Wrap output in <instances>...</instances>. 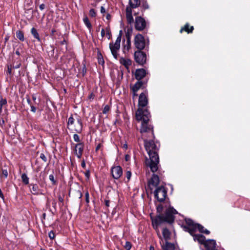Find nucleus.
I'll return each instance as SVG.
<instances>
[{"mask_svg": "<svg viewBox=\"0 0 250 250\" xmlns=\"http://www.w3.org/2000/svg\"><path fill=\"white\" fill-rule=\"evenodd\" d=\"M153 139V138L149 141L145 139L144 146L149 156V160H147L146 164L150 168L151 171L154 173L158 170L159 157L158 151L159 149V146H157Z\"/></svg>", "mask_w": 250, "mask_h": 250, "instance_id": "1", "label": "nucleus"}, {"mask_svg": "<svg viewBox=\"0 0 250 250\" xmlns=\"http://www.w3.org/2000/svg\"><path fill=\"white\" fill-rule=\"evenodd\" d=\"M167 214V217L166 218H163L161 215H156L155 216H153L150 215V216L152 222V226L156 231L158 237L161 239H162V237L160 234L158 226L164 223H167L169 224H171L174 222L173 217H172L171 215H169L168 212Z\"/></svg>", "mask_w": 250, "mask_h": 250, "instance_id": "2", "label": "nucleus"}, {"mask_svg": "<svg viewBox=\"0 0 250 250\" xmlns=\"http://www.w3.org/2000/svg\"><path fill=\"white\" fill-rule=\"evenodd\" d=\"M148 104V99L147 92L145 91L141 93L139 97L138 107L139 108L136 112V120H140L143 118V115L145 114V112L148 111L147 105Z\"/></svg>", "mask_w": 250, "mask_h": 250, "instance_id": "3", "label": "nucleus"}, {"mask_svg": "<svg viewBox=\"0 0 250 250\" xmlns=\"http://www.w3.org/2000/svg\"><path fill=\"white\" fill-rule=\"evenodd\" d=\"M143 115V118L140 120H137L138 121H142L140 132L142 133L150 132L152 138L155 139L153 127L148 125L149 118L151 117L149 111L146 110Z\"/></svg>", "mask_w": 250, "mask_h": 250, "instance_id": "4", "label": "nucleus"}, {"mask_svg": "<svg viewBox=\"0 0 250 250\" xmlns=\"http://www.w3.org/2000/svg\"><path fill=\"white\" fill-rule=\"evenodd\" d=\"M164 206L162 204H159L157 206L156 210L158 214L156 215H161L163 218H166L167 217V213L168 212L169 215H171L172 217L173 218V222L175 220L174 215L178 213V212L176 209H175L173 207H170L166 209L165 211V214H163L162 213L163 211Z\"/></svg>", "mask_w": 250, "mask_h": 250, "instance_id": "5", "label": "nucleus"}, {"mask_svg": "<svg viewBox=\"0 0 250 250\" xmlns=\"http://www.w3.org/2000/svg\"><path fill=\"white\" fill-rule=\"evenodd\" d=\"M186 225H182L181 227L185 231L188 232L190 235L196 232V225L197 223H194L193 220L189 218H185Z\"/></svg>", "mask_w": 250, "mask_h": 250, "instance_id": "6", "label": "nucleus"}, {"mask_svg": "<svg viewBox=\"0 0 250 250\" xmlns=\"http://www.w3.org/2000/svg\"><path fill=\"white\" fill-rule=\"evenodd\" d=\"M154 197L159 202H164L167 196V190L163 186L158 187L154 191Z\"/></svg>", "mask_w": 250, "mask_h": 250, "instance_id": "7", "label": "nucleus"}, {"mask_svg": "<svg viewBox=\"0 0 250 250\" xmlns=\"http://www.w3.org/2000/svg\"><path fill=\"white\" fill-rule=\"evenodd\" d=\"M134 56L135 62L139 64L144 65L146 63V54L142 50L135 51Z\"/></svg>", "mask_w": 250, "mask_h": 250, "instance_id": "8", "label": "nucleus"}, {"mask_svg": "<svg viewBox=\"0 0 250 250\" xmlns=\"http://www.w3.org/2000/svg\"><path fill=\"white\" fill-rule=\"evenodd\" d=\"M121 39L122 38L120 37V36H118L114 44L113 43H109V48L111 53L116 59H117L119 55L118 52L120 48Z\"/></svg>", "mask_w": 250, "mask_h": 250, "instance_id": "9", "label": "nucleus"}, {"mask_svg": "<svg viewBox=\"0 0 250 250\" xmlns=\"http://www.w3.org/2000/svg\"><path fill=\"white\" fill-rule=\"evenodd\" d=\"M134 45L138 50H143L146 46L144 37L141 34H138L134 38Z\"/></svg>", "mask_w": 250, "mask_h": 250, "instance_id": "10", "label": "nucleus"}, {"mask_svg": "<svg viewBox=\"0 0 250 250\" xmlns=\"http://www.w3.org/2000/svg\"><path fill=\"white\" fill-rule=\"evenodd\" d=\"M135 28L136 30L141 31L146 26V22L145 19L141 16H137L135 21Z\"/></svg>", "mask_w": 250, "mask_h": 250, "instance_id": "11", "label": "nucleus"}, {"mask_svg": "<svg viewBox=\"0 0 250 250\" xmlns=\"http://www.w3.org/2000/svg\"><path fill=\"white\" fill-rule=\"evenodd\" d=\"M111 173L113 178L118 179L123 174L122 168L120 166H116L112 167Z\"/></svg>", "mask_w": 250, "mask_h": 250, "instance_id": "12", "label": "nucleus"}, {"mask_svg": "<svg viewBox=\"0 0 250 250\" xmlns=\"http://www.w3.org/2000/svg\"><path fill=\"white\" fill-rule=\"evenodd\" d=\"M146 75V72L144 68L137 69L135 72V78L137 81H141Z\"/></svg>", "mask_w": 250, "mask_h": 250, "instance_id": "13", "label": "nucleus"}, {"mask_svg": "<svg viewBox=\"0 0 250 250\" xmlns=\"http://www.w3.org/2000/svg\"><path fill=\"white\" fill-rule=\"evenodd\" d=\"M204 245L207 250H214L216 245V241L213 239L206 240Z\"/></svg>", "mask_w": 250, "mask_h": 250, "instance_id": "14", "label": "nucleus"}, {"mask_svg": "<svg viewBox=\"0 0 250 250\" xmlns=\"http://www.w3.org/2000/svg\"><path fill=\"white\" fill-rule=\"evenodd\" d=\"M84 145L83 143H79L75 146V153L78 158H81L83 150Z\"/></svg>", "mask_w": 250, "mask_h": 250, "instance_id": "15", "label": "nucleus"}, {"mask_svg": "<svg viewBox=\"0 0 250 250\" xmlns=\"http://www.w3.org/2000/svg\"><path fill=\"white\" fill-rule=\"evenodd\" d=\"M191 235L193 236V240L195 242L197 241L201 245L204 244L206 240L205 236L201 234H195V233H193V234Z\"/></svg>", "mask_w": 250, "mask_h": 250, "instance_id": "16", "label": "nucleus"}, {"mask_svg": "<svg viewBox=\"0 0 250 250\" xmlns=\"http://www.w3.org/2000/svg\"><path fill=\"white\" fill-rule=\"evenodd\" d=\"M147 82L143 81H138L134 85L130 87L132 92H137L139 89L141 88L143 85L146 84Z\"/></svg>", "mask_w": 250, "mask_h": 250, "instance_id": "17", "label": "nucleus"}, {"mask_svg": "<svg viewBox=\"0 0 250 250\" xmlns=\"http://www.w3.org/2000/svg\"><path fill=\"white\" fill-rule=\"evenodd\" d=\"M160 183L159 176L155 174H153L151 179L148 181V185H152L155 187H157Z\"/></svg>", "mask_w": 250, "mask_h": 250, "instance_id": "18", "label": "nucleus"}, {"mask_svg": "<svg viewBox=\"0 0 250 250\" xmlns=\"http://www.w3.org/2000/svg\"><path fill=\"white\" fill-rule=\"evenodd\" d=\"M125 12L127 23L131 24L134 22V19L132 16L133 10L130 9V8H126Z\"/></svg>", "mask_w": 250, "mask_h": 250, "instance_id": "19", "label": "nucleus"}, {"mask_svg": "<svg viewBox=\"0 0 250 250\" xmlns=\"http://www.w3.org/2000/svg\"><path fill=\"white\" fill-rule=\"evenodd\" d=\"M142 0H129V6L126 8H130V9L136 8L139 7L141 4Z\"/></svg>", "mask_w": 250, "mask_h": 250, "instance_id": "20", "label": "nucleus"}, {"mask_svg": "<svg viewBox=\"0 0 250 250\" xmlns=\"http://www.w3.org/2000/svg\"><path fill=\"white\" fill-rule=\"evenodd\" d=\"M194 30V27L193 26H190L188 23H186L185 25L182 27L180 32L182 33L183 31L187 32L188 34L192 33Z\"/></svg>", "mask_w": 250, "mask_h": 250, "instance_id": "21", "label": "nucleus"}, {"mask_svg": "<svg viewBox=\"0 0 250 250\" xmlns=\"http://www.w3.org/2000/svg\"><path fill=\"white\" fill-rule=\"evenodd\" d=\"M29 188L31 192L34 195H38L39 188L37 184H30L29 185Z\"/></svg>", "mask_w": 250, "mask_h": 250, "instance_id": "22", "label": "nucleus"}, {"mask_svg": "<svg viewBox=\"0 0 250 250\" xmlns=\"http://www.w3.org/2000/svg\"><path fill=\"white\" fill-rule=\"evenodd\" d=\"M120 62L126 68H128V66L131 65L132 64V61L130 59H125L123 57H121L120 58Z\"/></svg>", "mask_w": 250, "mask_h": 250, "instance_id": "23", "label": "nucleus"}, {"mask_svg": "<svg viewBox=\"0 0 250 250\" xmlns=\"http://www.w3.org/2000/svg\"><path fill=\"white\" fill-rule=\"evenodd\" d=\"M163 250H174L175 246L173 244L168 242L166 241V244L163 245L162 246Z\"/></svg>", "mask_w": 250, "mask_h": 250, "instance_id": "24", "label": "nucleus"}, {"mask_svg": "<svg viewBox=\"0 0 250 250\" xmlns=\"http://www.w3.org/2000/svg\"><path fill=\"white\" fill-rule=\"evenodd\" d=\"M198 229L200 232L205 233L206 234H209L210 231L205 229L204 227L201 224L197 223L196 225V230Z\"/></svg>", "mask_w": 250, "mask_h": 250, "instance_id": "25", "label": "nucleus"}, {"mask_svg": "<svg viewBox=\"0 0 250 250\" xmlns=\"http://www.w3.org/2000/svg\"><path fill=\"white\" fill-rule=\"evenodd\" d=\"M162 233L166 241H167L170 239L171 232L167 228H164Z\"/></svg>", "mask_w": 250, "mask_h": 250, "instance_id": "26", "label": "nucleus"}, {"mask_svg": "<svg viewBox=\"0 0 250 250\" xmlns=\"http://www.w3.org/2000/svg\"><path fill=\"white\" fill-rule=\"evenodd\" d=\"M60 44L61 45L60 48V50L63 53L66 52L67 47L66 40L63 39L62 41H61L60 42Z\"/></svg>", "mask_w": 250, "mask_h": 250, "instance_id": "27", "label": "nucleus"}, {"mask_svg": "<svg viewBox=\"0 0 250 250\" xmlns=\"http://www.w3.org/2000/svg\"><path fill=\"white\" fill-rule=\"evenodd\" d=\"M31 33L33 37L37 40L39 42H41V39L40 37L39 34L36 28L34 27L32 28L31 30Z\"/></svg>", "mask_w": 250, "mask_h": 250, "instance_id": "28", "label": "nucleus"}, {"mask_svg": "<svg viewBox=\"0 0 250 250\" xmlns=\"http://www.w3.org/2000/svg\"><path fill=\"white\" fill-rule=\"evenodd\" d=\"M73 196L79 199H81L83 196V194L80 189L73 190L72 191Z\"/></svg>", "mask_w": 250, "mask_h": 250, "instance_id": "29", "label": "nucleus"}, {"mask_svg": "<svg viewBox=\"0 0 250 250\" xmlns=\"http://www.w3.org/2000/svg\"><path fill=\"white\" fill-rule=\"evenodd\" d=\"M16 37L20 41H24V33L21 30H17L16 33Z\"/></svg>", "mask_w": 250, "mask_h": 250, "instance_id": "30", "label": "nucleus"}, {"mask_svg": "<svg viewBox=\"0 0 250 250\" xmlns=\"http://www.w3.org/2000/svg\"><path fill=\"white\" fill-rule=\"evenodd\" d=\"M77 123L78 124V126L76 128H75V131L77 133H80L82 132L83 129V123L82 122L81 120L80 119H78L77 120Z\"/></svg>", "mask_w": 250, "mask_h": 250, "instance_id": "31", "label": "nucleus"}, {"mask_svg": "<svg viewBox=\"0 0 250 250\" xmlns=\"http://www.w3.org/2000/svg\"><path fill=\"white\" fill-rule=\"evenodd\" d=\"M131 48V41H129L128 40V41H126V44L125 45L124 48L123 49V52L124 53H126V51L128 52L129 49Z\"/></svg>", "mask_w": 250, "mask_h": 250, "instance_id": "32", "label": "nucleus"}, {"mask_svg": "<svg viewBox=\"0 0 250 250\" xmlns=\"http://www.w3.org/2000/svg\"><path fill=\"white\" fill-rule=\"evenodd\" d=\"M22 182L23 184L25 185H28L29 184V178L27 177L26 174L23 173L21 175V176Z\"/></svg>", "mask_w": 250, "mask_h": 250, "instance_id": "33", "label": "nucleus"}, {"mask_svg": "<svg viewBox=\"0 0 250 250\" xmlns=\"http://www.w3.org/2000/svg\"><path fill=\"white\" fill-rule=\"evenodd\" d=\"M83 22L85 24V25L87 26V27L89 29L91 30L92 28V25L90 23V22L89 21V19L87 16H85V17L83 19Z\"/></svg>", "mask_w": 250, "mask_h": 250, "instance_id": "34", "label": "nucleus"}, {"mask_svg": "<svg viewBox=\"0 0 250 250\" xmlns=\"http://www.w3.org/2000/svg\"><path fill=\"white\" fill-rule=\"evenodd\" d=\"M7 104V101L6 99H3L1 96H0V113L2 111V108L3 105H5Z\"/></svg>", "mask_w": 250, "mask_h": 250, "instance_id": "35", "label": "nucleus"}, {"mask_svg": "<svg viewBox=\"0 0 250 250\" xmlns=\"http://www.w3.org/2000/svg\"><path fill=\"white\" fill-rule=\"evenodd\" d=\"M142 6L141 7L143 10H145L149 8L148 4L146 0H142Z\"/></svg>", "mask_w": 250, "mask_h": 250, "instance_id": "36", "label": "nucleus"}, {"mask_svg": "<svg viewBox=\"0 0 250 250\" xmlns=\"http://www.w3.org/2000/svg\"><path fill=\"white\" fill-rule=\"evenodd\" d=\"M132 31V28H128L127 32H125V37L126 38V41H128V40L129 41H131V33Z\"/></svg>", "mask_w": 250, "mask_h": 250, "instance_id": "37", "label": "nucleus"}, {"mask_svg": "<svg viewBox=\"0 0 250 250\" xmlns=\"http://www.w3.org/2000/svg\"><path fill=\"white\" fill-rule=\"evenodd\" d=\"M8 176V171L6 169H2L1 170V173L0 174V177L1 178H4L6 179Z\"/></svg>", "mask_w": 250, "mask_h": 250, "instance_id": "38", "label": "nucleus"}, {"mask_svg": "<svg viewBox=\"0 0 250 250\" xmlns=\"http://www.w3.org/2000/svg\"><path fill=\"white\" fill-rule=\"evenodd\" d=\"M98 63L99 64L104 65V60L103 57L101 53L98 55Z\"/></svg>", "mask_w": 250, "mask_h": 250, "instance_id": "39", "label": "nucleus"}, {"mask_svg": "<svg viewBox=\"0 0 250 250\" xmlns=\"http://www.w3.org/2000/svg\"><path fill=\"white\" fill-rule=\"evenodd\" d=\"M124 247L126 250H130L131 248L132 244L129 241H126Z\"/></svg>", "mask_w": 250, "mask_h": 250, "instance_id": "40", "label": "nucleus"}, {"mask_svg": "<svg viewBox=\"0 0 250 250\" xmlns=\"http://www.w3.org/2000/svg\"><path fill=\"white\" fill-rule=\"evenodd\" d=\"M49 50L48 51V55L51 57H53L54 55V50L55 48L53 46H51L50 48H48Z\"/></svg>", "mask_w": 250, "mask_h": 250, "instance_id": "41", "label": "nucleus"}, {"mask_svg": "<svg viewBox=\"0 0 250 250\" xmlns=\"http://www.w3.org/2000/svg\"><path fill=\"white\" fill-rule=\"evenodd\" d=\"M74 121L75 120L73 118L72 115H71V116L68 118V122L67 123V126L70 125H73L74 123Z\"/></svg>", "mask_w": 250, "mask_h": 250, "instance_id": "42", "label": "nucleus"}, {"mask_svg": "<svg viewBox=\"0 0 250 250\" xmlns=\"http://www.w3.org/2000/svg\"><path fill=\"white\" fill-rule=\"evenodd\" d=\"M49 178L53 185H56L57 181L55 180L54 176L53 174H50L49 176Z\"/></svg>", "mask_w": 250, "mask_h": 250, "instance_id": "43", "label": "nucleus"}, {"mask_svg": "<svg viewBox=\"0 0 250 250\" xmlns=\"http://www.w3.org/2000/svg\"><path fill=\"white\" fill-rule=\"evenodd\" d=\"M110 107L108 105H106L103 110V114H106L110 110Z\"/></svg>", "mask_w": 250, "mask_h": 250, "instance_id": "44", "label": "nucleus"}, {"mask_svg": "<svg viewBox=\"0 0 250 250\" xmlns=\"http://www.w3.org/2000/svg\"><path fill=\"white\" fill-rule=\"evenodd\" d=\"M89 15L93 18L95 17L96 16V12L95 10V9H91L89 10Z\"/></svg>", "mask_w": 250, "mask_h": 250, "instance_id": "45", "label": "nucleus"}, {"mask_svg": "<svg viewBox=\"0 0 250 250\" xmlns=\"http://www.w3.org/2000/svg\"><path fill=\"white\" fill-rule=\"evenodd\" d=\"M48 236L50 239L53 240L55 238V234L54 231H50L48 233Z\"/></svg>", "mask_w": 250, "mask_h": 250, "instance_id": "46", "label": "nucleus"}, {"mask_svg": "<svg viewBox=\"0 0 250 250\" xmlns=\"http://www.w3.org/2000/svg\"><path fill=\"white\" fill-rule=\"evenodd\" d=\"M106 35L108 36V39H110L111 38L112 35H111V33L109 27H107L106 28Z\"/></svg>", "mask_w": 250, "mask_h": 250, "instance_id": "47", "label": "nucleus"}, {"mask_svg": "<svg viewBox=\"0 0 250 250\" xmlns=\"http://www.w3.org/2000/svg\"><path fill=\"white\" fill-rule=\"evenodd\" d=\"M40 158L44 162H46L47 161V157L43 153H41L40 156Z\"/></svg>", "mask_w": 250, "mask_h": 250, "instance_id": "48", "label": "nucleus"}, {"mask_svg": "<svg viewBox=\"0 0 250 250\" xmlns=\"http://www.w3.org/2000/svg\"><path fill=\"white\" fill-rule=\"evenodd\" d=\"M73 139H74V141L76 142L79 143L80 142V137H79V135L77 134H75L73 135Z\"/></svg>", "mask_w": 250, "mask_h": 250, "instance_id": "49", "label": "nucleus"}, {"mask_svg": "<svg viewBox=\"0 0 250 250\" xmlns=\"http://www.w3.org/2000/svg\"><path fill=\"white\" fill-rule=\"evenodd\" d=\"M126 177L127 179V182L129 181L131 176V172L130 171H127L126 172Z\"/></svg>", "mask_w": 250, "mask_h": 250, "instance_id": "50", "label": "nucleus"}, {"mask_svg": "<svg viewBox=\"0 0 250 250\" xmlns=\"http://www.w3.org/2000/svg\"><path fill=\"white\" fill-rule=\"evenodd\" d=\"M21 65V62H17V64L16 65H14L13 63V68L14 69H17L20 67Z\"/></svg>", "mask_w": 250, "mask_h": 250, "instance_id": "51", "label": "nucleus"}, {"mask_svg": "<svg viewBox=\"0 0 250 250\" xmlns=\"http://www.w3.org/2000/svg\"><path fill=\"white\" fill-rule=\"evenodd\" d=\"M12 68L13 66H12V65H7V73H8L10 75L12 74Z\"/></svg>", "mask_w": 250, "mask_h": 250, "instance_id": "52", "label": "nucleus"}, {"mask_svg": "<svg viewBox=\"0 0 250 250\" xmlns=\"http://www.w3.org/2000/svg\"><path fill=\"white\" fill-rule=\"evenodd\" d=\"M85 201L87 204H88L89 203V195L88 191H87L86 192V193L85 194Z\"/></svg>", "mask_w": 250, "mask_h": 250, "instance_id": "53", "label": "nucleus"}, {"mask_svg": "<svg viewBox=\"0 0 250 250\" xmlns=\"http://www.w3.org/2000/svg\"><path fill=\"white\" fill-rule=\"evenodd\" d=\"M84 175L85 177L88 179L90 177V171L89 170H86L84 173Z\"/></svg>", "mask_w": 250, "mask_h": 250, "instance_id": "54", "label": "nucleus"}, {"mask_svg": "<svg viewBox=\"0 0 250 250\" xmlns=\"http://www.w3.org/2000/svg\"><path fill=\"white\" fill-rule=\"evenodd\" d=\"M82 73L83 76H84L86 73V68L85 65H84L82 68Z\"/></svg>", "mask_w": 250, "mask_h": 250, "instance_id": "55", "label": "nucleus"}, {"mask_svg": "<svg viewBox=\"0 0 250 250\" xmlns=\"http://www.w3.org/2000/svg\"><path fill=\"white\" fill-rule=\"evenodd\" d=\"M31 111L34 113L36 111V108L33 105H31Z\"/></svg>", "mask_w": 250, "mask_h": 250, "instance_id": "56", "label": "nucleus"}, {"mask_svg": "<svg viewBox=\"0 0 250 250\" xmlns=\"http://www.w3.org/2000/svg\"><path fill=\"white\" fill-rule=\"evenodd\" d=\"M95 97L94 94L93 93H90V94L88 96V99L89 100H93Z\"/></svg>", "mask_w": 250, "mask_h": 250, "instance_id": "57", "label": "nucleus"}, {"mask_svg": "<svg viewBox=\"0 0 250 250\" xmlns=\"http://www.w3.org/2000/svg\"><path fill=\"white\" fill-rule=\"evenodd\" d=\"M102 146V144H101V143L99 144L96 147L95 151H97Z\"/></svg>", "mask_w": 250, "mask_h": 250, "instance_id": "58", "label": "nucleus"}, {"mask_svg": "<svg viewBox=\"0 0 250 250\" xmlns=\"http://www.w3.org/2000/svg\"><path fill=\"white\" fill-rule=\"evenodd\" d=\"M58 200H59V202L62 203L63 202V197H62L61 195H59L58 196Z\"/></svg>", "mask_w": 250, "mask_h": 250, "instance_id": "59", "label": "nucleus"}, {"mask_svg": "<svg viewBox=\"0 0 250 250\" xmlns=\"http://www.w3.org/2000/svg\"><path fill=\"white\" fill-rule=\"evenodd\" d=\"M45 7V5L44 4L42 3V4H41L39 6V8L41 10H43Z\"/></svg>", "mask_w": 250, "mask_h": 250, "instance_id": "60", "label": "nucleus"}, {"mask_svg": "<svg viewBox=\"0 0 250 250\" xmlns=\"http://www.w3.org/2000/svg\"><path fill=\"white\" fill-rule=\"evenodd\" d=\"M104 202H105V206L107 207H108L109 206V203H110V201L108 200H105L104 201Z\"/></svg>", "mask_w": 250, "mask_h": 250, "instance_id": "61", "label": "nucleus"}, {"mask_svg": "<svg viewBox=\"0 0 250 250\" xmlns=\"http://www.w3.org/2000/svg\"><path fill=\"white\" fill-rule=\"evenodd\" d=\"M105 35V30L104 28H102L101 30V36L102 37H104Z\"/></svg>", "mask_w": 250, "mask_h": 250, "instance_id": "62", "label": "nucleus"}, {"mask_svg": "<svg viewBox=\"0 0 250 250\" xmlns=\"http://www.w3.org/2000/svg\"><path fill=\"white\" fill-rule=\"evenodd\" d=\"M4 125V121L3 119L0 120V126L2 127Z\"/></svg>", "mask_w": 250, "mask_h": 250, "instance_id": "63", "label": "nucleus"}, {"mask_svg": "<svg viewBox=\"0 0 250 250\" xmlns=\"http://www.w3.org/2000/svg\"><path fill=\"white\" fill-rule=\"evenodd\" d=\"M101 13H105V9L103 6L101 7Z\"/></svg>", "mask_w": 250, "mask_h": 250, "instance_id": "64", "label": "nucleus"}]
</instances>
